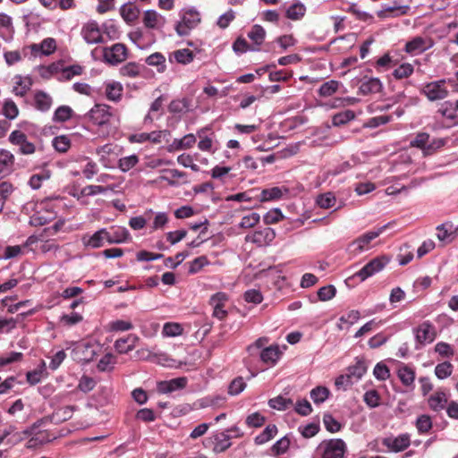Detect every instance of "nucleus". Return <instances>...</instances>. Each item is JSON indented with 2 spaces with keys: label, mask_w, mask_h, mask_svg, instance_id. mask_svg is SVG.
Returning <instances> with one entry per match:
<instances>
[{
  "label": "nucleus",
  "mask_w": 458,
  "mask_h": 458,
  "mask_svg": "<svg viewBox=\"0 0 458 458\" xmlns=\"http://www.w3.org/2000/svg\"><path fill=\"white\" fill-rule=\"evenodd\" d=\"M128 237V232L124 228H118L110 233L107 232V242L109 243H121L124 242Z\"/></svg>",
  "instance_id": "8fccbe9b"
},
{
  "label": "nucleus",
  "mask_w": 458,
  "mask_h": 458,
  "mask_svg": "<svg viewBox=\"0 0 458 458\" xmlns=\"http://www.w3.org/2000/svg\"><path fill=\"white\" fill-rule=\"evenodd\" d=\"M288 189L280 188V187H273L270 189H264L259 196L260 202H266L274 199H279L283 196V193H288Z\"/></svg>",
  "instance_id": "412c9836"
},
{
  "label": "nucleus",
  "mask_w": 458,
  "mask_h": 458,
  "mask_svg": "<svg viewBox=\"0 0 458 458\" xmlns=\"http://www.w3.org/2000/svg\"><path fill=\"white\" fill-rule=\"evenodd\" d=\"M146 63L150 66H156L158 72L165 71V57L159 52H156L146 58Z\"/></svg>",
  "instance_id": "cd10ccee"
},
{
  "label": "nucleus",
  "mask_w": 458,
  "mask_h": 458,
  "mask_svg": "<svg viewBox=\"0 0 458 458\" xmlns=\"http://www.w3.org/2000/svg\"><path fill=\"white\" fill-rule=\"evenodd\" d=\"M138 162H139V157L136 155H131V156L120 158L118 167L123 172H127L130 169H131L133 166H135L138 164Z\"/></svg>",
  "instance_id": "864d4df0"
},
{
  "label": "nucleus",
  "mask_w": 458,
  "mask_h": 458,
  "mask_svg": "<svg viewBox=\"0 0 458 458\" xmlns=\"http://www.w3.org/2000/svg\"><path fill=\"white\" fill-rule=\"evenodd\" d=\"M72 114V109L68 106H59L54 114L53 120L55 122H66L68 121Z\"/></svg>",
  "instance_id": "a18cd8bd"
},
{
  "label": "nucleus",
  "mask_w": 458,
  "mask_h": 458,
  "mask_svg": "<svg viewBox=\"0 0 458 458\" xmlns=\"http://www.w3.org/2000/svg\"><path fill=\"white\" fill-rule=\"evenodd\" d=\"M34 100L35 107L41 112L48 111L52 106V98L41 90L36 92Z\"/></svg>",
  "instance_id": "4be33fe9"
},
{
  "label": "nucleus",
  "mask_w": 458,
  "mask_h": 458,
  "mask_svg": "<svg viewBox=\"0 0 458 458\" xmlns=\"http://www.w3.org/2000/svg\"><path fill=\"white\" fill-rule=\"evenodd\" d=\"M339 87V82L337 81L331 80L329 81L324 82L319 89V95L321 97H329L336 92Z\"/></svg>",
  "instance_id": "de8ad7c7"
},
{
  "label": "nucleus",
  "mask_w": 458,
  "mask_h": 458,
  "mask_svg": "<svg viewBox=\"0 0 458 458\" xmlns=\"http://www.w3.org/2000/svg\"><path fill=\"white\" fill-rule=\"evenodd\" d=\"M434 42L431 38L428 40L422 37H415L405 44L404 50L411 55L420 54L432 47Z\"/></svg>",
  "instance_id": "1a4fd4ad"
},
{
  "label": "nucleus",
  "mask_w": 458,
  "mask_h": 458,
  "mask_svg": "<svg viewBox=\"0 0 458 458\" xmlns=\"http://www.w3.org/2000/svg\"><path fill=\"white\" fill-rule=\"evenodd\" d=\"M453 365L449 361L439 363L435 368V374L439 379H445L451 376Z\"/></svg>",
  "instance_id": "49530a36"
},
{
  "label": "nucleus",
  "mask_w": 458,
  "mask_h": 458,
  "mask_svg": "<svg viewBox=\"0 0 458 458\" xmlns=\"http://www.w3.org/2000/svg\"><path fill=\"white\" fill-rule=\"evenodd\" d=\"M231 436L226 432H218L215 434L210 440L214 444L213 451L216 454L226 451L231 445Z\"/></svg>",
  "instance_id": "dca6fc26"
},
{
  "label": "nucleus",
  "mask_w": 458,
  "mask_h": 458,
  "mask_svg": "<svg viewBox=\"0 0 458 458\" xmlns=\"http://www.w3.org/2000/svg\"><path fill=\"white\" fill-rule=\"evenodd\" d=\"M3 114L7 119L16 118L19 114L16 104L11 99L6 100L3 106Z\"/></svg>",
  "instance_id": "603ef678"
},
{
  "label": "nucleus",
  "mask_w": 458,
  "mask_h": 458,
  "mask_svg": "<svg viewBox=\"0 0 458 458\" xmlns=\"http://www.w3.org/2000/svg\"><path fill=\"white\" fill-rule=\"evenodd\" d=\"M397 374L401 382L404 386H411L413 385L415 379V372L412 369L406 365H403L398 369Z\"/></svg>",
  "instance_id": "393cba45"
},
{
  "label": "nucleus",
  "mask_w": 458,
  "mask_h": 458,
  "mask_svg": "<svg viewBox=\"0 0 458 458\" xmlns=\"http://www.w3.org/2000/svg\"><path fill=\"white\" fill-rule=\"evenodd\" d=\"M105 239L107 241V231L106 229L102 228L91 236H84L82 238V242L86 247L97 249L103 246Z\"/></svg>",
  "instance_id": "f3484780"
},
{
  "label": "nucleus",
  "mask_w": 458,
  "mask_h": 458,
  "mask_svg": "<svg viewBox=\"0 0 458 458\" xmlns=\"http://www.w3.org/2000/svg\"><path fill=\"white\" fill-rule=\"evenodd\" d=\"M355 118V114L352 110H345L335 114L332 118V123L334 126H341Z\"/></svg>",
  "instance_id": "e433bc0d"
},
{
  "label": "nucleus",
  "mask_w": 458,
  "mask_h": 458,
  "mask_svg": "<svg viewBox=\"0 0 458 458\" xmlns=\"http://www.w3.org/2000/svg\"><path fill=\"white\" fill-rule=\"evenodd\" d=\"M187 377H181L171 379L169 381H161L157 385L160 393L167 394L179 389H183L187 385Z\"/></svg>",
  "instance_id": "ddd939ff"
},
{
  "label": "nucleus",
  "mask_w": 458,
  "mask_h": 458,
  "mask_svg": "<svg viewBox=\"0 0 458 458\" xmlns=\"http://www.w3.org/2000/svg\"><path fill=\"white\" fill-rule=\"evenodd\" d=\"M127 57V48L125 45L116 43L110 48L104 51L105 60L111 64H117L124 61Z\"/></svg>",
  "instance_id": "0eeeda50"
},
{
  "label": "nucleus",
  "mask_w": 458,
  "mask_h": 458,
  "mask_svg": "<svg viewBox=\"0 0 458 458\" xmlns=\"http://www.w3.org/2000/svg\"><path fill=\"white\" fill-rule=\"evenodd\" d=\"M175 61L182 64H188L194 59V54L188 48L178 49L173 53Z\"/></svg>",
  "instance_id": "c9c22d12"
},
{
  "label": "nucleus",
  "mask_w": 458,
  "mask_h": 458,
  "mask_svg": "<svg viewBox=\"0 0 458 458\" xmlns=\"http://www.w3.org/2000/svg\"><path fill=\"white\" fill-rule=\"evenodd\" d=\"M379 394L376 390H369L364 394L363 400L366 404L370 408H375L379 405Z\"/></svg>",
  "instance_id": "e2e57ef3"
},
{
  "label": "nucleus",
  "mask_w": 458,
  "mask_h": 458,
  "mask_svg": "<svg viewBox=\"0 0 458 458\" xmlns=\"http://www.w3.org/2000/svg\"><path fill=\"white\" fill-rule=\"evenodd\" d=\"M306 13V7L303 4L298 2L295 4H293L291 6L288 7L286 10L285 15L288 19L293 21H298L301 20Z\"/></svg>",
  "instance_id": "b1692460"
},
{
  "label": "nucleus",
  "mask_w": 458,
  "mask_h": 458,
  "mask_svg": "<svg viewBox=\"0 0 458 458\" xmlns=\"http://www.w3.org/2000/svg\"><path fill=\"white\" fill-rule=\"evenodd\" d=\"M365 81H361L359 87V93L366 96L369 94L378 93L383 89V84L378 78H364Z\"/></svg>",
  "instance_id": "2eb2a0df"
},
{
  "label": "nucleus",
  "mask_w": 458,
  "mask_h": 458,
  "mask_svg": "<svg viewBox=\"0 0 458 458\" xmlns=\"http://www.w3.org/2000/svg\"><path fill=\"white\" fill-rule=\"evenodd\" d=\"M106 191L107 188L101 185H88L82 188L80 193H73L72 195L80 199L85 196H94L96 194L105 193Z\"/></svg>",
  "instance_id": "4c0bfd02"
},
{
  "label": "nucleus",
  "mask_w": 458,
  "mask_h": 458,
  "mask_svg": "<svg viewBox=\"0 0 458 458\" xmlns=\"http://www.w3.org/2000/svg\"><path fill=\"white\" fill-rule=\"evenodd\" d=\"M120 13L127 23H131L138 18L140 10L136 5L129 3L122 5L120 8Z\"/></svg>",
  "instance_id": "5701e85b"
},
{
  "label": "nucleus",
  "mask_w": 458,
  "mask_h": 458,
  "mask_svg": "<svg viewBox=\"0 0 458 458\" xmlns=\"http://www.w3.org/2000/svg\"><path fill=\"white\" fill-rule=\"evenodd\" d=\"M373 374L377 379L384 381L390 377V370L386 365L379 362L375 366Z\"/></svg>",
  "instance_id": "338daca9"
},
{
  "label": "nucleus",
  "mask_w": 458,
  "mask_h": 458,
  "mask_svg": "<svg viewBox=\"0 0 458 458\" xmlns=\"http://www.w3.org/2000/svg\"><path fill=\"white\" fill-rule=\"evenodd\" d=\"M416 341L424 344L432 343L436 338L435 327L429 321H424L417 328H414Z\"/></svg>",
  "instance_id": "6e6552de"
},
{
  "label": "nucleus",
  "mask_w": 458,
  "mask_h": 458,
  "mask_svg": "<svg viewBox=\"0 0 458 458\" xmlns=\"http://www.w3.org/2000/svg\"><path fill=\"white\" fill-rule=\"evenodd\" d=\"M246 387V384L242 377L234 378L229 385L228 393L231 395H236L242 393Z\"/></svg>",
  "instance_id": "13d9d810"
},
{
  "label": "nucleus",
  "mask_w": 458,
  "mask_h": 458,
  "mask_svg": "<svg viewBox=\"0 0 458 458\" xmlns=\"http://www.w3.org/2000/svg\"><path fill=\"white\" fill-rule=\"evenodd\" d=\"M387 226L388 225H385L378 228L377 231L369 232L361 235L352 242V246L355 247V250L360 252L364 250L365 246L369 244L372 240L379 236Z\"/></svg>",
  "instance_id": "4468645a"
},
{
  "label": "nucleus",
  "mask_w": 458,
  "mask_h": 458,
  "mask_svg": "<svg viewBox=\"0 0 458 458\" xmlns=\"http://www.w3.org/2000/svg\"><path fill=\"white\" fill-rule=\"evenodd\" d=\"M330 391L326 386H317L310 391V398L315 404L324 403L329 396Z\"/></svg>",
  "instance_id": "7c9ffc66"
},
{
  "label": "nucleus",
  "mask_w": 458,
  "mask_h": 458,
  "mask_svg": "<svg viewBox=\"0 0 458 458\" xmlns=\"http://www.w3.org/2000/svg\"><path fill=\"white\" fill-rule=\"evenodd\" d=\"M409 10H410V6L409 5H403V6H398V7H394L393 5L392 6H386L384 9L378 11L377 13V15L379 18L385 19V18L387 17L386 13H392V15H391L392 17H398L400 15L406 14Z\"/></svg>",
  "instance_id": "a878e982"
},
{
  "label": "nucleus",
  "mask_w": 458,
  "mask_h": 458,
  "mask_svg": "<svg viewBox=\"0 0 458 458\" xmlns=\"http://www.w3.org/2000/svg\"><path fill=\"white\" fill-rule=\"evenodd\" d=\"M110 106L103 104L95 105L88 113L89 120L97 125H103L109 122L111 113Z\"/></svg>",
  "instance_id": "423d86ee"
},
{
  "label": "nucleus",
  "mask_w": 458,
  "mask_h": 458,
  "mask_svg": "<svg viewBox=\"0 0 458 458\" xmlns=\"http://www.w3.org/2000/svg\"><path fill=\"white\" fill-rule=\"evenodd\" d=\"M323 458H344L346 445L343 439L335 438L324 441L320 446Z\"/></svg>",
  "instance_id": "f03ea898"
},
{
  "label": "nucleus",
  "mask_w": 458,
  "mask_h": 458,
  "mask_svg": "<svg viewBox=\"0 0 458 458\" xmlns=\"http://www.w3.org/2000/svg\"><path fill=\"white\" fill-rule=\"evenodd\" d=\"M281 353L282 352H280L278 345H271L262 350L260 352V359L264 363L275 365Z\"/></svg>",
  "instance_id": "aec40b11"
},
{
  "label": "nucleus",
  "mask_w": 458,
  "mask_h": 458,
  "mask_svg": "<svg viewBox=\"0 0 458 458\" xmlns=\"http://www.w3.org/2000/svg\"><path fill=\"white\" fill-rule=\"evenodd\" d=\"M367 371V365L364 360H358L355 365L348 368V374L360 379Z\"/></svg>",
  "instance_id": "5fc2aeb1"
},
{
  "label": "nucleus",
  "mask_w": 458,
  "mask_h": 458,
  "mask_svg": "<svg viewBox=\"0 0 458 458\" xmlns=\"http://www.w3.org/2000/svg\"><path fill=\"white\" fill-rule=\"evenodd\" d=\"M276 238L275 231L270 227H265L255 231L252 234L245 237L246 242H250L256 245L262 247L269 245Z\"/></svg>",
  "instance_id": "39448f33"
},
{
  "label": "nucleus",
  "mask_w": 458,
  "mask_h": 458,
  "mask_svg": "<svg viewBox=\"0 0 458 458\" xmlns=\"http://www.w3.org/2000/svg\"><path fill=\"white\" fill-rule=\"evenodd\" d=\"M244 300L247 302L259 304L263 301L262 293L259 290L250 289L243 294Z\"/></svg>",
  "instance_id": "0e129e2a"
},
{
  "label": "nucleus",
  "mask_w": 458,
  "mask_h": 458,
  "mask_svg": "<svg viewBox=\"0 0 458 458\" xmlns=\"http://www.w3.org/2000/svg\"><path fill=\"white\" fill-rule=\"evenodd\" d=\"M446 403L447 398L443 392H437L428 398L429 407L436 411L443 410Z\"/></svg>",
  "instance_id": "bb28decb"
},
{
  "label": "nucleus",
  "mask_w": 458,
  "mask_h": 458,
  "mask_svg": "<svg viewBox=\"0 0 458 458\" xmlns=\"http://www.w3.org/2000/svg\"><path fill=\"white\" fill-rule=\"evenodd\" d=\"M428 139H429L428 133L420 132L411 141V146L420 148V149L424 150L426 153L429 154V150L428 149V145H427Z\"/></svg>",
  "instance_id": "37998d69"
},
{
  "label": "nucleus",
  "mask_w": 458,
  "mask_h": 458,
  "mask_svg": "<svg viewBox=\"0 0 458 458\" xmlns=\"http://www.w3.org/2000/svg\"><path fill=\"white\" fill-rule=\"evenodd\" d=\"M120 71L122 75L133 78L140 74V67L136 63H128Z\"/></svg>",
  "instance_id": "69168bd1"
},
{
  "label": "nucleus",
  "mask_w": 458,
  "mask_h": 458,
  "mask_svg": "<svg viewBox=\"0 0 458 458\" xmlns=\"http://www.w3.org/2000/svg\"><path fill=\"white\" fill-rule=\"evenodd\" d=\"M123 87L118 82H113L106 86V95L109 100L118 101L122 97Z\"/></svg>",
  "instance_id": "58836bf2"
},
{
  "label": "nucleus",
  "mask_w": 458,
  "mask_h": 458,
  "mask_svg": "<svg viewBox=\"0 0 458 458\" xmlns=\"http://www.w3.org/2000/svg\"><path fill=\"white\" fill-rule=\"evenodd\" d=\"M52 146L59 153H66L71 148V140L66 135L56 136L52 140Z\"/></svg>",
  "instance_id": "2f4dec72"
},
{
  "label": "nucleus",
  "mask_w": 458,
  "mask_h": 458,
  "mask_svg": "<svg viewBox=\"0 0 458 458\" xmlns=\"http://www.w3.org/2000/svg\"><path fill=\"white\" fill-rule=\"evenodd\" d=\"M162 172L170 174V177L164 175L160 177L162 181H165L170 186L178 185V182H176L174 179H185L187 177L186 173L177 169H164Z\"/></svg>",
  "instance_id": "473e14b6"
},
{
  "label": "nucleus",
  "mask_w": 458,
  "mask_h": 458,
  "mask_svg": "<svg viewBox=\"0 0 458 458\" xmlns=\"http://www.w3.org/2000/svg\"><path fill=\"white\" fill-rule=\"evenodd\" d=\"M383 445L394 453L402 452L410 445V437L403 434L396 437H386L383 439Z\"/></svg>",
  "instance_id": "9b49d317"
},
{
  "label": "nucleus",
  "mask_w": 458,
  "mask_h": 458,
  "mask_svg": "<svg viewBox=\"0 0 458 458\" xmlns=\"http://www.w3.org/2000/svg\"><path fill=\"white\" fill-rule=\"evenodd\" d=\"M266 36V31L260 25H254L250 31L248 33V37L258 46H260Z\"/></svg>",
  "instance_id": "a19ab883"
},
{
  "label": "nucleus",
  "mask_w": 458,
  "mask_h": 458,
  "mask_svg": "<svg viewBox=\"0 0 458 458\" xmlns=\"http://www.w3.org/2000/svg\"><path fill=\"white\" fill-rule=\"evenodd\" d=\"M74 409V406L71 405L59 408L52 414V419L57 422L68 420L72 418Z\"/></svg>",
  "instance_id": "ea45409f"
},
{
  "label": "nucleus",
  "mask_w": 458,
  "mask_h": 458,
  "mask_svg": "<svg viewBox=\"0 0 458 458\" xmlns=\"http://www.w3.org/2000/svg\"><path fill=\"white\" fill-rule=\"evenodd\" d=\"M413 71V66L411 64L405 63L393 72V76L397 80L408 78L412 74Z\"/></svg>",
  "instance_id": "09e8293b"
},
{
  "label": "nucleus",
  "mask_w": 458,
  "mask_h": 458,
  "mask_svg": "<svg viewBox=\"0 0 458 458\" xmlns=\"http://www.w3.org/2000/svg\"><path fill=\"white\" fill-rule=\"evenodd\" d=\"M208 264V260L206 256L198 257L190 263L189 273L196 274L199 272L202 269V267Z\"/></svg>",
  "instance_id": "680f3d73"
},
{
  "label": "nucleus",
  "mask_w": 458,
  "mask_h": 458,
  "mask_svg": "<svg viewBox=\"0 0 458 458\" xmlns=\"http://www.w3.org/2000/svg\"><path fill=\"white\" fill-rule=\"evenodd\" d=\"M437 237L440 242L449 243L456 237L457 228L451 222H445L437 226Z\"/></svg>",
  "instance_id": "f8f14e48"
},
{
  "label": "nucleus",
  "mask_w": 458,
  "mask_h": 458,
  "mask_svg": "<svg viewBox=\"0 0 458 458\" xmlns=\"http://www.w3.org/2000/svg\"><path fill=\"white\" fill-rule=\"evenodd\" d=\"M196 142V138L193 134L190 133L183 136L182 139H175L167 147L168 152H174L176 150L190 148Z\"/></svg>",
  "instance_id": "a211bd4d"
},
{
  "label": "nucleus",
  "mask_w": 458,
  "mask_h": 458,
  "mask_svg": "<svg viewBox=\"0 0 458 458\" xmlns=\"http://www.w3.org/2000/svg\"><path fill=\"white\" fill-rule=\"evenodd\" d=\"M268 405L278 411H285L293 405L292 399L284 398L282 395H278L268 401Z\"/></svg>",
  "instance_id": "f704fd0d"
},
{
  "label": "nucleus",
  "mask_w": 458,
  "mask_h": 458,
  "mask_svg": "<svg viewBox=\"0 0 458 458\" xmlns=\"http://www.w3.org/2000/svg\"><path fill=\"white\" fill-rule=\"evenodd\" d=\"M336 293V289L334 285L329 284L327 286H323L318 291V297L322 301H327L335 297Z\"/></svg>",
  "instance_id": "4d7b16f0"
},
{
  "label": "nucleus",
  "mask_w": 458,
  "mask_h": 458,
  "mask_svg": "<svg viewBox=\"0 0 458 458\" xmlns=\"http://www.w3.org/2000/svg\"><path fill=\"white\" fill-rule=\"evenodd\" d=\"M416 427L420 433H427L432 428V421L428 415H420L416 421Z\"/></svg>",
  "instance_id": "bf43d9fd"
},
{
  "label": "nucleus",
  "mask_w": 458,
  "mask_h": 458,
  "mask_svg": "<svg viewBox=\"0 0 458 458\" xmlns=\"http://www.w3.org/2000/svg\"><path fill=\"white\" fill-rule=\"evenodd\" d=\"M323 422L327 431L331 433L338 432L341 429V424L330 413H325Z\"/></svg>",
  "instance_id": "3c124183"
},
{
  "label": "nucleus",
  "mask_w": 458,
  "mask_h": 458,
  "mask_svg": "<svg viewBox=\"0 0 458 458\" xmlns=\"http://www.w3.org/2000/svg\"><path fill=\"white\" fill-rule=\"evenodd\" d=\"M277 433V428L276 425H267L266 428L258 435L254 441L256 445H263L272 439Z\"/></svg>",
  "instance_id": "c756f323"
},
{
  "label": "nucleus",
  "mask_w": 458,
  "mask_h": 458,
  "mask_svg": "<svg viewBox=\"0 0 458 458\" xmlns=\"http://www.w3.org/2000/svg\"><path fill=\"white\" fill-rule=\"evenodd\" d=\"M290 446V439L285 436L277 440L273 447L272 450L276 454H282L286 453Z\"/></svg>",
  "instance_id": "774afa93"
},
{
  "label": "nucleus",
  "mask_w": 458,
  "mask_h": 458,
  "mask_svg": "<svg viewBox=\"0 0 458 458\" xmlns=\"http://www.w3.org/2000/svg\"><path fill=\"white\" fill-rule=\"evenodd\" d=\"M182 327L178 323L168 322L164 325L163 335L166 336H177L182 334Z\"/></svg>",
  "instance_id": "6e6d98bb"
},
{
  "label": "nucleus",
  "mask_w": 458,
  "mask_h": 458,
  "mask_svg": "<svg viewBox=\"0 0 458 458\" xmlns=\"http://www.w3.org/2000/svg\"><path fill=\"white\" fill-rule=\"evenodd\" d=\"M85 41L89 44H98L103 41L100 29L94 21L86 23L81 30Z\"/></svg>",
  "instance_id": "9d476101"
},
{
  "label": "nucleus",
  "mask_w": 458,
  "mask_h": 458,
  "mask_svg": "<svg viewBox=\"0 0 458 458\" xmlns=\"http://www.w3.org/2000/svg\"><path fill=\"white\" fill-rule=\"evenodd\" d=\"M190 101L187 98L174 99L168 106V111L172 114H181L188 111Z\"/></svg>",
  "instance_id": "72a5a7b5"
},
{
  "label": "nucleus",
  "mask_w": 458,
  "mask_h": 458,
  "mask_svg": "<svg viewBox=\"0 0 458 458\" xmlns=\"http://www.w3.org/2000/svg\"><path fill=\"white\" fill-rule=\"evenodd\" d=\"M131 339H138L136 335H130L125 338H120L115 341L114 348L119 353H128L132 350V344H128V341Z\"/></svg>",
  "instance_id": "c03bdc74"
},
{
  "label": "nucleus",
  "mask_w": 458,
  "mask_h": 458,
  "mask_svg": "<svg viewBox=\"0 0 458 458\" xmlns=\"http://www.w3.org/2000/svg\"><path fill=\"white\" fill-rule=\"evenodd\" d=\"M429 101H437L445 99L449 91L445 88V80H439L427 83L421 89Z\"/></svg>",
  "instance_id": "7ed1b4c3"
},
{
  "label": "nucleus",
  "mask_w": 458,
  "mask_h": 458,
  "mask_svg": "<svg viewBox=\"0 0 458 458\" xmlns=\"http://www.w3.org/2000/svg\"><path fill=\"white\" fill-rule=\"evenodd\" d=\"M284 217L279 208H274L269 210L263 216V221L266 225L276 224Z\"/></svg>",
  "instance_id": "052dcab7"
},
{
  "label": "nucleus",
  "mask_w": 458,
  "mask_h": 458,
  "mask_svg": "<svg viewBox=\"0 0 458 458\" xmlns=\"http://www.w3.org/2000/svg\"><path fill=\"white\" fill-rule=\"evenodd\" d=\"M199 22L200 14L195 8L185 10L182 21L175 25L176 33L181 37L187 36Z\"/></svg>",
  "instance_id": "f257e3e1"
},
{
  "label": "nucleus",
  "mask_w": 458,
  "mask_h": 458,
  "mask_svg": "<svg viewBox=\"0 0 458 458\" xmlns=\"http://www.w3.org/2000/svg\"><path fill=\"white\" fill-rule=\"evenodd\" d=\"M389 262V259L386 256L377 257L367 263L354 276H358L361 281L366 280L368 277L372 276L376 273L381 271L386 265Z\"/></svg>",
  "instance_id": "20e7f679"
},
{
  "label": "nucleus",
  "mask_w": 458,
  "mask_h": 458,
  "mask_svg": "<svg viewBox=\"0 0 458 458\" xmlns=\"http://www.w3.org/2000/svg\"><path fill=\"white\" fill-rule=\"evenodd\" d=\"M143 23L148 29H157L164 25L165 19L154 10H148L144 13Z\"/></svg>",
  "instance_id": "6ab92c4d"
},
{
  "label": "nucleus",
  "mask_w": 458,
  "mask_h": 458,
  "mask_svg": "<svg viewBox=\"0 0 458 458\" xmlns=\"http://www.w3.org/2000/svg\"><path fill=\"white\" fill-rule=\"evenodd\" d=\"M336 199L332 192L320 194L317 197L316 203L321 208H329L335 206Z\"/></svg>",
  "instance_id": "79ce46f5"
},
{
  "label": "nucleus",
  "mask_w": 458,
  "mask_h": 458,
  "mask_svg": "<svg viewBox=\"0 0 458 458\" xmlns=\"http://www.w3.org/2000/svg\"><path fill=\"white\" fill-rule=\"evenodd\" d=\"M56 48L55 40L54 38H48L44 39L41 44L38 46L37 44H33L31 46L32 51L41 50L42 54L45 55H49L55 52Z\"/></svg>",
  "instance_id": "c85d7f7f"
}]
</instances>
